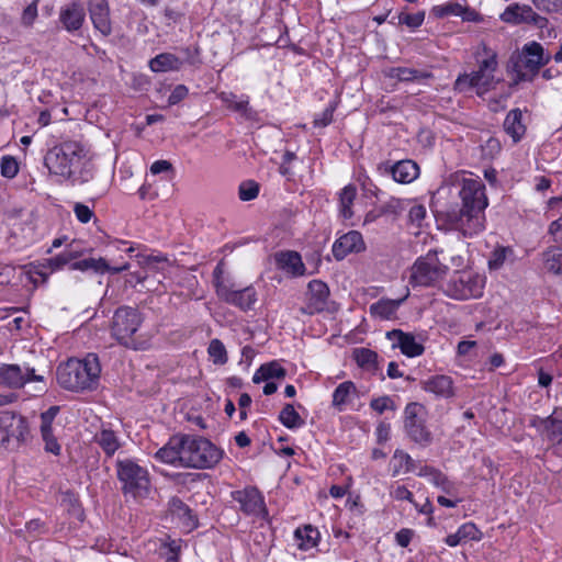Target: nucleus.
Returning a JSON list of instances; mask_svg holds the SVG:
<instances>
[{"mask_svg": "<svg viewBox=\"0 0 562 562\" xmlns=\"http://www.w3.org/2000/svg\"><path fill=\"white\" fill-rule=\"evenodd\" d=\"M93 178V166L87 159L86 153L79 159L78 167L71 170V177H68L67 180H70L74 184L76 183H87Z\"/></svg>", "mask_w": 562, "mask_h": 562, "instance_id": "nucleus-33", "label": "nucleus"}, {"mask_svg": "<svg viewBox=\"0 0 562 562\" xmlns=\"http://www.w3.org/2000/svg\"><path fill=\"white\" fill-rule=\"evenodd\" d=\"M41 435L45 442V450L58 456L60 453V446L53 434V428H48L47 432L45 430H41Z\"/></svg>", "mask_w": 562, "mask_h": 562, "instance_id": "nucleus-53", "label": "nucleus"}, {"mask_svg": "<svg viewBox=\"0 0 562 562\" xmlns=\"http://www.w3.org/2000/svg\"><path fill=\"white\" fill-rule=\"evenodd\" d=\"M378 169L383 175H391L394 181L398 183H411L419 175V167L412 159H403L394 164L390 161L381 162Z\"/></svg>", "mask_w": 562, "mask_h": 562, "instance_id": "nucleus-17", "label": "nucleus"}, {"mask_svg": "<svg viewBox=\"0 0 562 562\" xmlns=\"http://www.w3.org/2000/svg\"><path fill=\"white\" fill-rule=\"evenodd\" d=\"M182 465L194 469H211L223 458V451L209 439L195 435H182Z\"/></svg>", "mask_w": 562, "mask_h": 562, "instance_id": "nucleus-4", "label": "nucleus"}, {"mask_svg": "<svg viewBox=\"0 0 562 562\" xmlns=\"http://www.w3.org/2000/svg\"><path fill=\"white\" fill-rule=\"evenodd\" d=\"M259 184L252 180L241 182L238 189V195L241 201H250L257 198Z\"/></svg>", "mask_w": 562, "mask_h": 562, "instance_id": "nucleus-49", "label": "nucleus"}, {"mask_svg": "<svg viewBox=\"0 0 562 562\" xmlns=\"http://www.w3.org/2000/svg\"><path fill=\"white\" fill-rule=\"evenodd\" d=\"M233 498L240 504V509L246 515L267 514L263 496L255 486L233 492Z\"/></svg>", "mask_w": 562, "mask_h": 562, "instance_id": "nucleus-18", "label": "nucleus"}, {"mask_svg": "<svg viewBox=\"0 0 562 562\" xmlns=\"http://www.w3.org/2000/svg\"><path fill=\"white\" fill-rule=\"evenodd\" d=\"M408 203L409 201L391 198L384 204L379 206L378 215L392 216L393 220H396L406 210Z\"/></svg>", "mask_w": 562, "mask_h": 562, "instance_id": "nucleus-40", "label": "nucleus"}, {"mask_svg": "<svg viewBox=\"0 0 562 562\" xmlns=\"http://www.w3.org/2000/svg\"><path fill=\"white\" fill-rule=\"evenodd\" d=\"M207 352L215 364L222 366L225 364L228 360L226 348L224 344L217 338L211 340Z\"/></svg>", "mask_w": 562, "mask_h": 562, "instance_id": "nucleus-42", "label": "nucleus"}, {"mask_svg": "<svg viewBox=\"0 0 562 562\" xmlns=\"http://www.w3.org/2000/svg\"><path fill=\"white\" fill-rule=\"evenodd\" d=\"M498 81L494 74L476 70L471 74L459 75L454 82V90L465 92L474 88L476 93L482 95L488 90L494 89Z\"/></svg>", "mask_w": 562, "mask_h": 562, "instance_id": "nucleus-16", "label": "nucleus"}, {"mask_svg": "<svg viewBox=\"0 0 562 562\" xmlns=\"http://www.w3.org/2000/svg\"><path fill=\"white\" fill-rule=\"evenodd\" d=\"M182 435L173 436L169 439L167 445H165L155 453V458L165 463L175 464L176 462H180L182 464Z\"/></svg>", "mask_w": 562, "mask_h": 562, "instance_id": "nucleus-25", "label": "nucleus"}, {"mask_svg": "<svg viewBox=\"0 0 562 562\" xmlns=\"http://www.w3.org/2000/svg\"><path fill=\"white\" fill-rule=\"evenodd\" d=\"M276 260L279 268L293 276H302L305 271L302 258L296 251H284L277 254Z\"/></svg>", "mask_w": 562, "mask_h": 562, "instance_id": "nucleus-30", "label": "nucleus"}, {"mask_svg": "<svg viewBox=\"0 0 562 562\" xmlns=\"http://www.w3.org/2000/svg\"><path fill=\"white\" fill-rule=\"evenodd\" d=\"M458 532L464 541L480 540L482 532L473 522H467L459 527Z\"/></svg>", "mask_w": 562, "mask_h": 562, "instance_id": "nucleus-54", "label": "nucleus"}, {"mask_svg": "<svg viewBox=\"0 0 562 562\" xmlns=\"http://www.w3.org/2000/svg\"><path fill=\"white\" fill-rule=\"evenodd\" d=\"M389 77L396 78L400 81L411 82L415 80L432 78V74L415 68L393 67L389 71Z\"/></svg>", "mask_w": 562, "mask_h": 562, "instance_id": "nucleus-34", "label": "nucleus"}, {"mask_svg": "<svg viewBox=\"0 0 562 562\" xmlns=\"http://www.w3.org/2000/svg\"><path fill=\"white\" fill-rule=\"evenodd\" d=\"M217 296L221 301L238 307L243 312L254 308L257 302V291L252 285L235 289L234 284L218 285Z\"/></svg>", "mask_w": 562, "mask_h": 562, "instance_id": "nucleus-14", "label": "nucleus"}, {"mask_svg": "<svg viewBox=\"0 0 562 562\" xmlns=\"http://www.w3.org/2000/svg\"><path fill=\"white\" fill-rule=\"evenodd\" d=\"M544 269L553 274L562 276V247L552 246L542 252Z\"/></svg>", "mask_w": 562, "mask_h": 562, "instance_id": "nucleus-32", "label": "nucleus"}, {"mask_svg": "<svg viewBox=\"0 0 562 562\" xmlns=\"http://www.w3.org/2000/svg\"><path fill=\"white\" fill-rule=\"evenodd\" d=\"M527 13V22L526 24H532L538 29H546L549 25V20L546 16L539 15L531 9L525 10Z\"/></svg>", "mask_w": 562, "mask_h": 562, "instance_id": "nucleus-60", "label": "nucleus"}, {"mask_svg": "<svg viewBox=\"0 0 562 562\" xmlns=\"http://www.w3.org/2000/svg\"><path fill=\"white\" fill-rule=\"evenodd\" d=\"M36 16H37V4L34 1L23 10L22 18H21L22 24L25 26H31L33 24V22L35 21Z\"/></svg>", "mask_w": 562, "mask_h": 562, "instance_id": "nucleus-64", "label": "nucleus"}, {"mask_svg": "<svg viewBox=\"0 0 562 562\" xmlns=\"http://www.w3.org/2000/svg\"><path fill=\"white\" fill-rule=\"evenodd\" d=\"M169 510L172 515L177 516L182 524L190 530L199 526L198 517L193 514V510L178 496L170 498Z\"/></svg>", "mask_w": 562, "mask_h": 562, "instance_id": "nucleus-26", "label": "nucleus"}, {"mask_svg": "<svg viewBox=\"0 0 562 562\" xmlns=\"http://www.w3.org/2000/svg\"><path fill=\"white\" fill-rule=\"evenodd\" d=\"M220 98L227 109L238 113L245 120L255 121L257 119V112L249 106L248 99L237 100V95L232 92H222Z\"/></svg>", "mask_w": 562, "mask_h": 562, "instance_id": "nucleus-27", "label": "nucleus"}, {"mask_svg": "<svg viewBox=\"0 0 562 562\" xmlns=\"http://www.w3.org/2000/svg\"><path fill=\"white\" fill-rule=\"evenodd\" d=\"M425 20V11H418L416 13H406L401 12L397 15V23L404 24L409 29H417L419 27Z\"/></svg>", "mask_w": 562, "mask_h": 562, "instance_id": "nucleus-45", "label": "nucleus"}, {"mask_svg": "<svg viewBox=\"0 0 562 562\" xmlns=\"http://www.w3.org/2000/svg\"><path fill=\"white\" fill-rule=\"evenodd\" d=\"M74 212L78 221L81 223H88L93 216L92 210L82 203H76L74 206Z\"/></svg>", "mask_w": 562, "mask_h": 562, "instance_id": "nucleus-62", "label": "nucleus"}, {"mask_svg": "<svg viewBox=\"0 0 562 562\" xmlns=\"http://www.w3.org/2000/svg\"><path fill=\"white\" fill-rule=\"evenodd\" d=\"M261 371L265 372V376L268 381L271 379L283 380L286 376V370L278 362L271 361L260 366Z\"/></svg>", "mask_w": 562, "mask_h": 562, "instance_id": "nucleus-46", "label": "nucleus"}, {"mask_svg": "<svg viewBox=\"0 0 562 562\" xmlns=\"http://www.w3.org/2000/svg\"><path fill=\"white\" fill-rule=\"evenodd\" d=\"M551 59V54L546 52L540 43L532 41L525 44L516 60L515 56L510 58L513 70L516 74L515 83L532 81L540 69L549 64Z\"/></svg>", "mask_w": 562, "mask_h": 562, "instance_id": "nucleus-5", "label": "nucleus"}, {"mask_svg": "<svg viewBox=\"0 0 562 562\" xmlns=\"http://www.w3.org/2000/svg\"><path fill=\"white\" fill-rule=\"evenodd\" d=\"M143 322L142 314L135 307L120 306L114 312L111 323V335L117 342L126 348L139 349L134 335Z\"/></svg>", "mask_w": 562, "mask_h": 562, "instance_id": "nucleus-7", "label": "nucleus"}, {"mask_svg": "<svg viewBox=\"0 0 562 562\" xmlns=\"http://www.w3.org/2000/svg\"><path fill=\"white\" fill-rule=\"evenodd\" d=\"M59 406L54 405L41 414V430H45L47 432V429L52 428V424L59 413Z\"/></svg>", "mask_w": 562, "mask_h": 562, "instance_id": "nucleus-57", "label": "nucleus"}, {"mask_svg": "<svg viewBox=\"0 0 562 562\" xmlns=\"http://www.w3.org/2000/svg\"><path fill=\"white\" fill-rule=\"evenodd\" d=\"M59 406L54 405L41 414V430H45L47 432V429L52 428V424L59 413Z\"/></svg>", "mask_w": 562, "mask_h": 562, "instance_id": "nucleus-59", "label": "nucleus"}, {"mask_svg": "<svg viewBox=\"0 0 562 562\" xmlns=\"http://www.w3.org/2000/svg\"><path fill=\"white\" fill-rule=\"evenodd\" d=\"M329 294V288L325 282L322 280L310 281L305 293V303L300 307V312L304 315L322 313L327 308Z\"/></svg>", "mask_w": 562, "mask_h": 562, "instance_id": "nucleus-15", "label": "nucleus"}, {"mask_svg": "<svg viewBox=\"0 0 562 562\" xmlns=\"http://www.w3.org/2000/svg\"><path fill=\"white\" fill-rule=\"evenodd\" d=\"M44 376L35 374L33 368L22 369L19 364H0V385L19 390L22 389L27 382H43Z\"/></svg>", "mask_w": 562, "mask_h": 562, "instance_id": "nucleus-13", "label": "nucleus"}, {"mask_svg": "<svg viewBox=\"0 0 562 562\" xmlns=\"http://www.w3.org/2000/svg\"><path fill=\"white\" fill-rule=\"evenodd\" d=\"M188 93H189V90L184 85L176 86L168 98V104L169 105L178 104L188 95Z\"/></svg>", "mask_w": 562, "mask_h": 562, "instance_id": "nucleus-63", "label": "nucleus"}, {"mask_svg": "<svg viewBox=\"0 0 562 562\" xmlns=\"http://www.w3.org/2000/svg\"><path fill=\"white\" fill-rule=\"evenodd\" d=\"M117 479L122 483L123 494L133 497L143 496L149 487V477L146 469L131 459L116 462Z\"/></svg>", "mask_w": 562, "mask_h": 562, "instance_id": "nucleus-10", "label": "nucleus"}, {"mask_svg": "<svg viewBox=\"0 0 562 562\" xmlns=\"http://www.w3.org/2000/svg\"><path fill=\"white\" fill-rule=\"evenodd\" d=\"M461 8L462 3L458 1H449L440 5H435L431 10V13L438 19H442L448 15L459 16Z\"/></svg>", "mask_w": 562, "mask_h": 562, "instance_id": "nucleus-44", "label": "nucleus"}, {"mask_svg": "<svg viewBox=\"0 0 562 562\" xmlns=\"http://www.w3.org/2000/svg\"><path fill=\"white\" fill-rule=\"evenodd\" d=\"M88 11L94 29L103 36H109L112 33V25L106 0L88 2Z\"/></svg>", "mask_w": 562, "mask_h": 562, "instance_id": "nucleus-21", "label": "nucleus"}, {"mask_svg": "<svg viewBox=\"0 0 562 562\" xmlns=\"http://www.w3.org/2000/svg\"><path fill=\"white\" fill-rule=\"evenodd\" d=\"M59 406L54 405L41 414V430H45L47 432V429L52 428V424L59 413Z\"/></svg>", "mask_w": 562, "mask_h": 562, "instance_id": "nucleus-58", "label": "nucleus"}, {"mask_svg": "<svg viewBox=\"0 0 562 562\" xmlns=\"http://www.w3.org/2000/svg\"><path fill=\"white\" fill-rule=\"evenodd\" d=\"M336 103H330L319 115H315L313 125L315 127H326L333 122Z\"/></svg>", "mask_w": 562, "mask_h": 562, "instance_id": "nucleus-52", "label": "nucleus"}, {"mask_svg": "<svg viewBox=\"0 0 562 562\" xmlns=\"http://www.w3.org/2000/svg\"><path fill=\"white\" fill-rule=\"evenodd\" d=\"M32 439L27 419L14 412H0V445L10 449L26 445Z\"/></svg>", "mask_w": 562, "mask_h": 562, "instance_id": "nucleus-8", "label": "nucleus"}, {"mask_svg": "<svg viewBox=\"0 0 562 562\" xmlns=\"http://www.w3.org/2000/svg\"><path fill=\"white\" fill-rule=\"evenodd\" d=\"M404 300L405 297L400 300L381 299L370 306V313L382 319H390L395 315Z\"/></svg>", "mask_w": 562, "mask_h": 562, "instance_id": "nucleus-31", "label": "nucleus"}, {"mask_svg": "<svg viewBox=\"0 0 562 562\" xmlns=\"http://www.w3.org/2000/svg\"><path fill=\"white\" fill-rule=\"evenodd\" d=\"M529 426L546 434L550 441L562 445V420L553 418L552 416L543 418L535 415L530 418Z\"/></svg>", "mask_w": 562, "mask_h": 562, "instance_id": "nucleus-24", "label": "nucleus"}, {"mask_svg": "<svg viewBox=\"0 0 562 562\" xmlns=\"http://www.w3.org/2000/svg\"><path fill=\"white\" fill-rule=\"evenodd\" d=\"M357 195V189L352 184L346 186L339 193V206H340V215L345 220H349L352 217V204Z\"/></svg>", "mask_w": 562, "mask_h": 562, "instance_id": "nucleus-36", "label": "nucleus"}, {"mask_svg": "<svg viewBox=\"0 0 562 562\" xmlns=\"http://www.w3.org/2000/svg\"><path fill=\"white\" fill-rule=\"evenodd\" d=\"M532 2L540 11L562 14V0H532Z\"/></svg>", "mask_w": 562, "mask_h": 562, "instance_id": "nucleus-51", "label": "nucleus"}, {"mask_svg": "<svg viewBox=\"0 0 562 562\" xmlns=\"http://www.w3.org/2000/svg\"><path fill=\"white\" fill-rule=\"evenodd\" d=\"M370 407L376 413L382 414L386 409L394 411L395 403L390 396L385 395L371 400Z\"/></svg>", "mask_w": 562, "mask_h": 562, "instance_id": "nucleus-55", "label": "nucleus"}, {"mask_svg": "<svg viewBox=\"0 0 562 562\" xmlns=\"http://www.w3.org/2000/svg\"><path fill=\"white\" fill-rule=\"evenodd\" d=\"M448 271V267L442 265L436 250H430L425 257L416 260L412 267L409 283L412 285L431 286L442 279Z\"/></svg>", "mask_w": 562, "mask_h": 562, "instance_id": "nucleus-11", "label": "nucleus"}, {"mask_svg": "<svg viewBox=\"0 0 562 562\" xmlns=\"http://www.w3.org/2000/svg\"><path fill=\"white\" fill-rule=\"evenodd\" d=\"M183 61L171 53H161L149 60V68L154 72L178 71Z\"/></svg>", "mask_w": 562, "mask_h": 562, "instance_id": "nucleus-28", "label": "nucleus"}, {"mask_svg": "<svg viewBox=\"0 0 562 562\" xmlns=\"http://www.w3.org/2000/svg\"><path fill=\"white\" fill-rule=\"evenodd\" d=\"M85 20L86 11L79 1H72L60 9L59 21L65 30L70 33L79 31L82 27Z\"/></svg>", "mask_w": 562, "mask_h": 562, "instance_id": "nucleus-22", "label": "nucleus"}, {"mask_svg": "<svg viewBox=\"0 0 562 562\" xmlns=\"http://www.w3.org/2000/svg\"><path fill=\"white\" fill-rule=\"evenodd\" d=\"M502 149L501 142L497 138L490 137L485 145L482 146V151L485 157L493 158Z\"/></svg>", "mask_w": 562, "mask_h": 562, "instance_id": "nucleus-61", "label": "nucleus"}, {"mask_svg": "<svg viewBox=\"0 0 562 562\" xmlns=\"http://www.w3.org/2000/svg\"><path fill=\"white\" fill-rule=\"evenodd\" d=\"M356 392V385L351 381L340 383L334 391L333 405L340 407L347 404L350 394Z\"/></svg>", "mask_w": 562, "mask_h": 562, "instance_id": "nucleus-41", "label": "nucleus"}, {"mask_svg": "<svg viewBox=\"0 0 562 562\" xmlns=\"http://www.w3.org/2000/svg\"><path fill=\"white\" fill-rule=\"evenodd\" d=\"M445 293L454 300H469L483 294V280L469 272L456 273L446 284Z\"/></svg>", "mask_w": 562, "mask_h": 562, "instance_id": "nucleus-12", "label": "nucleus"}, {"mask_svg": "<svg viewBox=\"0 0 562 562\" xmlns=\"http://www.w3.org/2000/svg\"><path fill=\"white\" fill-rule=\"evenodd\" d=\"M459 196L461 205L457 204L439 211L438 217L464 237H472L484 229V210L488 204L485 187L476 180H464Z\"/></svg>", "mask_w": 562, "mask_h": 562, "instance_id": "nucleus-1", "label": "nucleus"}, {"mask_svg": "<svg viewBox=\"0 0 562 562\" xmlns=\"http://www.w3.org/2000/svg\"><path fill=\"white\" fill-rule=\"evenodd\" d=\"M294 536L301 541L299 547L303 550H308L317 546L319 532L315 527L305 525L303 528H297Z\"/></svg>", "mask_w": 562, "mask_h": 562, "instance_id": "nucleus-38", "label": "nucleus"}, {"mask_svg": "<svg viewBox=\"0 0 562 562\" xmlns=\"http://www.w3.org/2000/svg\"><path fill=\"white\" fill-rule=\"evenodd\" d=\"M355 360L359 367H369L374 364L378 359V353L368 348H358L353 351Z\"/></svg>", "mask_w": 562, "mask_h": 562, "instance_id": "nucleus-47", "label": "nucleus"}, {"mask_svg": "<svg viewBox=\"0 0 562 562\" xmlns=\"http://www.w3.org/2000/svg\"><path fill=\"white\" fill-rule=\"evenodd\" d=\"M483 53L485 57L481 60H477L479 63V69L480 71H485L488 74H495L497 70V54L493 52L491 48H488L486 45H483Z\"/></svg>", "mask_w": 562, "mask_h": 562, "instance_id": "nucleus-43", "label": "nucleus"}, {"mask_svg": "<svg viewBox=\"0 0 562 562\" xmlns=\"http://www.w3.org/2000/svg\"><path fill=\"white\" fill-rule=\"evenodd\" d=\"M83 153L85 149L79 143L64 142L46 153L44 165L49 173L67 179L71 177V170L78 167Z\"/></svg>", "mask_w": 562, "mask_h": 562, "instance_id": "nucleus-6", "label": "nucleus"}, {"mask_svg": "<svg viewBox=\"0 0 562 562\" xmlns=\"http://www.w3.org/2000/svg\"><path fill=\"white\" fill-rule=\"evenodd\" d=\"M366 249V244L361 233L350 231L340 236L333 245V255L337 260H342L349 254L361 252Z\"/></svg>", "mask_w": 562, "mask_h": 562, "instance_id": "nucleus-19", "label": "nucleus"}, {"mask_svg": "<svg viewBox=\"0 0 562 562\" xmlns=\"http://www.w3.org/2000/svg\"><path fill=\"white\" fill-rule=\"evenodd\" d=\"M424 391L435 394L437 397L451 398L456 395L454 383L451 376L445 374L432 375L420 381Z\"/></svg>", "mask_w": 562, "mask_h": 562, "instance_id": "nucleus-23", "label": "nucleus"}, {"mask_svg": "<svg viewBox=\"0 0 562 562\" xmlns=\"http://www.w3.org/2000/svg\"><path fill=\"white\" fill-rule=\"evenodd\" d=\"M428 412L426 407L417 402H411L404 409V429L408 438L420 447L431 445L434 437L428 429Z\"/></svg>", "mask_w": 562, "mask_h": 562, "instance_id": "nucleus-9", "label": "nucleus"}, {"mask_svg": "<svg viewBox=\"0 0 562 562\" xmlns=\"http://www.w3.org/2000/svg\"><path fill=\"white\" fill-rule=\"evenodd\" d=\"M180 53L184 57V60H182L183 63H187L191 66H198L201 64L199 47H196V46L195 47H191V46L183 47V48H180Z\"/></svg>", "mask_w": 562, "mask_h": 562, "instance_id": "nucleus-56", "label": "nucleus"}, {"mask_svg": "<svg viewBox=\"0 0 562 562\" xmlns=\"http://www.w3.org/2000/svg\"><path fill=\"white\" fill-rule=\"evenodd\" d=\"M94 441L102 448L108 457H112L121 446L115 432L111 429H102L97 432Z\"/></svg>", "mask_w": 562, "mask_h": 562, "instance_id": "nucleus-35", "label": "nucleus"}, {"mask_svg": "<svg viewBox=\"0 0 562 562\" xmlns=\"http://www.w3.org/2000/svg\"><path fill=\"white\" fill-rule=\"evenodd\" d=\"M1 175L5 178L12 179L19 172V164L12 156H4L1 159Z\"/></svg>", "mask_w": 562, "mask_h": 562, "instance_id": "nucleus-50", "label": "nucleus"}, {"mask_svg": "<svg viewBox=\"0 0 562 562\" xmlns=\"http://www.w3.org/2000/svg\"><path fill=\"white\" fill-rule=\"evenodd\" d=\"M430 482L442 490L446 494L452 495L454 491V484L448 479L446 474H443L440 470L437 469L436 472L430 477Z\"/></svg>", "mask_w": 562, "mask_h": 562, "instance_id": "nucleus-48", "label": "nucleus"}, {"mask_svg": "<svg viewBox=\"0 0 562 562\" xmlns=\"http://www.w3.org/2000/svg\"><path fill=\"white\" fill-rule=\"evenodd\" d=\"M279 420L284 427L289 429L300 428L304 425V419L295 411L292 404L284 405L279 414Z\"/></svg>", "mask_w": 562, "mask_h": 562, "instance_id": "nucleus-39", "label": "nucleus"}, {"mask_svg": "<svg viewBox=\"0 0 562 562\" xmlns=\"http://www.w3.org/2000/svg\"><path fill=\"white\" fill-rule=\"evenodd\" d=\"M101 366L95 353H88L82 360L69 359L56 370L60 387L71 392L93 391L99 385Z\"/></svg>", "mask_w": 562, "mask_h": 562, "instance_id": "nucleus-2", "label": "nucleus"}, {"mask_svg": "<svg viewBox=\"0 0 562 562\" xmlns=\"http://www.w3.org/2000/svg\"><path fill=\"white\" fill-rule=\"evenodd\" d=\"M503 126L504 131L513 138L514 143L519 142L526 133L521 111L519 109L510 110L504 120Z\"/></svg>", "mask_w": 562, "mask_h": 562, "instance_id": "nucleus-29", "label": "nucleus"}, {"mask_svg": "<svg viewBox=\"0 0 562 562\" xmlns=\"http://www.w3.org/2000/svg\"><path fill=\"white\" fill-rule=\"evenodd\" d=\"M529 9H531V7L529 5H520L519 3L510 4L501 14V19L506 23L515 25L526 23L527 13L525 12V10Z\"/></svg>", "mask_w": 562, "mask_h": 562, "instance_id": "nucleus-37", "label": "nucleus"}, {"mask_svg": "<svg viewBox=\"0 0 562 562\" xmlns=\"http://www.w3.org/2000/svg\"><path fill=\"white\" fill-rule=\"evenodd\" d=\"M386 338L393 340V348H400L406 357L414 358L424 353V346L417 342L415 336L401 329H393L386 333Z\"/></svg>", "mask_w": 562, "mask_h": 562, "instance_id": "nucleus-20", "label": "nucleus"}, {"mask_svg": "<svg viewBox=\"0 0 562 562\" xmlns=\"http://www.w3.org/2000/svg\"><path fill=\"white\" fill-rule=\"evenodd\" d=\"M79 256V251L65 250L55 257L45 258L36 265L32 263L29 271L30 277L32 281L36 283L34 276H38L42 278V282L44 283L48 279L49 273L61 270L65 266H68L70 270H93L94 272L101 274L104 272L119 273L128 268V265H124L122 267H111L104 258H86L75 261Z\"/></svg>", "mask_w": 562, "mask_h": 562, "instance_id": "nucleus-3", "label": "nucleus"}]
</instances>
